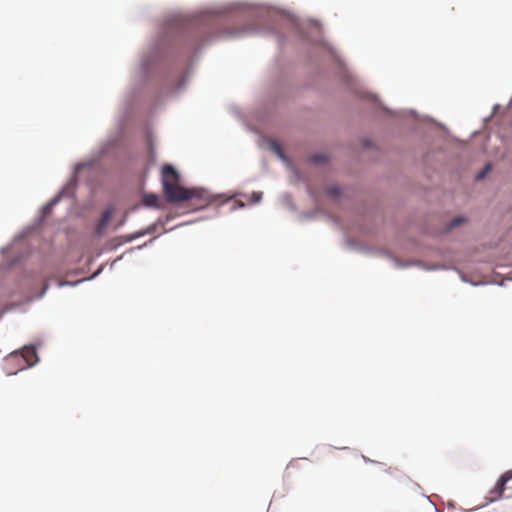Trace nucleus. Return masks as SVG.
<instances>
[{
  "label": "nucleus",
  "instance_id": "f257e3e1",
  "mask_svg": "<svg viewBox=\"0 0 512 512\" xmlns=\"http://www.w3.org/2000/svg\"><path fill=\"white\" fill-rule=\"evenodd\" d=\"M180 175L175 168L166 164L162 167V184L166 199L170 203L190 201L197 209L204 208L211 202L206 191L199 188H185L180 185Z\"/></svg>",
  "mask_w": 512,
  "mask_h": 512
},
{
  "label": "nucleus",
  "instance_id": "f03ea898",
  "mask_svg": "<svg viewBox=\"0 0 512 512\" xmlns=\"http://www.w3.org/2000/svg\"><path fill=\"white\" fill-rule=\"evenodd\" d=\"M511 107L512 98L506 106L495 104L489 117L484 119L485 124L493 123L495 125H501L503 121L508 117Z\"/></svg>",
  "mask_w": 512,
  "mask_h": 512
},
{
  "label": "nucleus",
  "instance_id": "7ed1b4c3",
  "mask_svg": "<svg viewBox=\"0 0 512 512\" xmlns=\"http://www.w3.org/2000/svg\"><path fill=\"white\" fill-rule=\"evenodd\" d=\"M512 480V470L505 472L498 480L496 486L489 491L487 500L494 502L503 497L504 491L507 489L509 481Z\"/></svg>",
  "mask_w": 512,
  "mask_h": 512
},
{
  "label": "nucleus",
  "instance_id": "20e7f679",
  "mask_svg": "<svg viewBox=\"0 0 512 512\" xmlns=\"http://www.w3.org/2000/svg\"><path fill=\"white\" fill-rule=\"evenodd\" d=\"M114 213V210L112 208H107L105 211H103L100 221L97 224L96 227V234L101 235L105 231L107 225L109 224L112 215Z\"/></svg>",
  "mask_w": 512,
  "mask_h": 512
},
{
  "label": "nucleus",
  "instance_id": "39448f33",
  "mask_svg": "<svg viewBox=\"0 0 512 512\" xmlns=\"http://www.w3.org/2000/svg\"><path fill=\"white\" fill-rule=\"evenodd\" d=\"M21 355L28 366L34 365L38 360L36 349L34 347L23 348Z\"/></svg>",
  "mask_w": 512,
  "mask_h": 512
},
{
  "label": "nucleus",
  "instance_id": "423d86ee",
  "mask_svg": "<svg viewBox=\"0 0 512 512\" xmlns=\"http://www.w3.org/2000/svg\"><path fill=\"white\" fill-rule=\"evenodd\" d=\"M143 203L148 207H155L158 204V197L154 194H146L143 197Z\"/></svg>",
  "mask_w": 512,
  "mask_h": 512
},
{
  "label": "nucleus",
  "instance_id": "0eeeda50",
  "mask_svg": "<svg viewBox=\"0 0 512 512\" xmlns=\"http://www.w3.org/2000/svg\"><path fill=\"white\" fill-rule=\"evenodd\" d=\"M310 161L315 164H321L328 161V157L326 154L318 153L311 156Z\"/></svg>",
  "mask_w": 512,
  "mask_h": 512
},
{
  "label": "nucleus",
  "instance_id": "6e6552de",
  "mask_svg": "<svg viewBox=\"0 0 512 512\" xmlns=\"http://www.w3.org/2000/svg\"><path fill=\"white\" fill-rule=\"evenodd\" d=\"M421 123L429 128H443L439 123L431 118H424Z\"/></svg>",
  "mask_w": 512,
  "mask_h": 512
},
{
  "label": "nucleus",
  "instance_id": "1a4fd4ad",
  "mask_svg": "<svg viewBox=\"0 0 512 512\" xmlns=\"http://www.w3.org/2000/svg\"><path fill=\"white\" fill-rule=\"evenodd\" d=\"M269 146L278 156L283 157L281 145L277 141L271 140Z\"/></svg>",
  "mask_w": 512,
  "mask_h": 512
},
{
  "label": "nucleus",
  "instance_id": "9d476101",
  "mask_svg": "<svg viewBox=\"0 0 512 512\" xmlns=\"http://www.w3.org/2000/svg\"><path fill=\"white\" fill-rule=\"evenodd\" d=\"M144 234H145V232H138V233H135L132 235L121 236L119 238L122 240V243H127V242L133 241L134 239H136L138 237L143 236Z\"/></svg>",
  "mask_w": 512,
  "mask_h": 512
},
{
  "label": "nucleus",
  "instance_id": "9b49d317",
  "mask_svg": "<svg viewBox=\"0 0 512 512\" xmlns=\"http://www.w3.org/2000/svg\"><path fill=\"white\" fill-rule=\"evenodd\" d=\"M463 222H465V218L463 217H456L455 219H453L449 226H448V230H451L457 226H459L460 224H462Z\"/></svg>",
  "mask_w": 512,
  "mask_h": 512
},
{
  "label": "nucleus",
  "instance_id": "f8f14e48",
  "mask_svg": "<svg viewBox=\"0 0 512 512\" xmlns=\"http://www.w3.org/2000/svg\"><path fill=\"white\" fill-rule=\"evenodd\" d=\"M492 169L491 164H486L483 171L477 174L476 180H482L485 175Z\"/></svg>",
  "mask_w": 512,
  "mask_h": 512
},
{
  "label": "nucleus",
  "instance_id": "ddd939ff",
  "mask_svg": "<svg viewBox=\"0 0 512 512\" xmlns=\"http://www.w3.org/2000/svg\"><path fill=\"white\" fill-rule=\"evenodd\" d=\"M327 192L329 195H331L332 197H338L340 195V188L337 187V186H330L328 189H327Z\"/></svg>",
  "mask_w": 512,
  "mask_h": 512
},
{
  "label": "nucleus",
  "instance_id": "4468645a",
  "mask_svg": "<svg viewBox=\"0 0 512 512\" xmlns=\"http://www.w3.org/2000/svg\"><path fill=\"white\" fill-rule=\"evenodd\" d=\"M252 197H253L254 202H259L262 198V193L261 192H253Z\"/></svg>",
  "mask_w": 512,
  "mask_h": 512
},
{
  "label": "nucleus",
  "instance_id": "2eb2a0df",
  "mask_svg": "<svg viewBox=\"0 0 512 512\" xmlns=\"http://www.w3.org/2000/svg\"><path fill=\"white\" fill-rule=\"evenodd\" d=\"M507 489H512V484L507 485Z\"/></svg>",
  "mask_w": 512,
  "mask_h": 512
}]
</instances>
